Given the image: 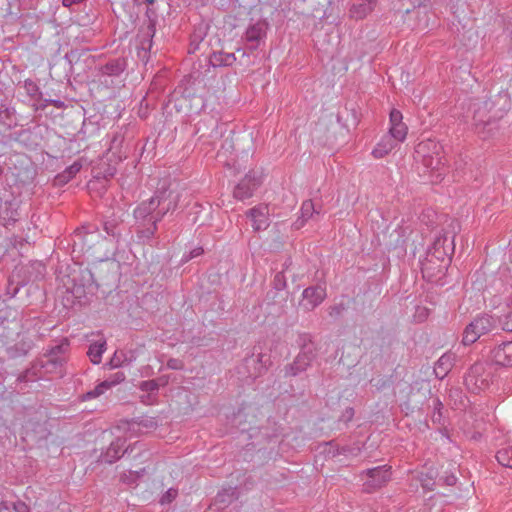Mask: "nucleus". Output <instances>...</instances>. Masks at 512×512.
Returning a JSON list of instances; mask_svg holds the SVG:
<instances>
[{
    "label": "nucleus",
    "instance_id": "f257e3e1",
    "mask_svg": "<svg viewBox=\"0 0 512 512\" xmlns=\"http://www.w3.org/2000/svg\"><path fill=\"white\" fill-rule=\"evenodd\" d=\"M181 194L163 182L152 196L142 200L133 210L137 238L145 244L155 239L159 223L179 207Z\"/></svg>",
    "mask_w": 512,
    "mask_h": 512
},
{
    "label": "nucleus",
    "instance_id": "f03ea898",
    "mask_svg": "<svg viewBox=\"0 0 512 512\" xmlns=\"http://www.w3.org/2000/svg\"><path fill=\"white\" fill-rule=\"evenodd\" d=\"M472 127L474 132L483 140L494 138L500 134L504 111L494 109L491 99L477 100L471 105Z\"/></svg>",
    "mask_w": 512,
    "mask_h": 512
},
{
    "label": "nucleus",
    "instance_id": "7ed1b4c3",
    "mask_svg": "<svg viewBox=\"0 0 512 512\" xmlns=\"http://www.w3.org/2000/svg\"><path fill=\"white\" fill-rule=\"evenodd\" d=\"M98 286L94 274L86 268L73 275L72 285L67 288V292L75 299L73 303L85 305L89 302V295H93Z\"/></svg>",
    "mask_w": 512,
    "mask_h": 512
},
{
    "label": "nucleus",
    "instance_id": "20e7f679",
    "mask_svg": "<svg viewBox=\"0 0 512 512\" xmlns=\"http://www.w3.org/2000/svg\"><path fill=\"white\" fill-rule=\"evenodd\" d=\"M492 382V371L488 363L475 362L464 375V385L473 394L486 390Z\"/></svg>",
    "mask_w": 512,
    "mask_h": 512
},
{
    "label": "nucleus",
    "instance_id": "39448f33",
    "mask_svg": "<svg viewBox=\"0 0 512 512\" xmlns=\"http://www.w3.org/2000/svg\"><path fill=\"white\" fill-rule=\"evenodd\" d=\"M498 325V317L486 313L477 316L466 326L462 344L467 346L475 343L482 335L492 332Z\"/></svg>",
    "mask_w": 512,
    "mask_h": 512
},
{
    "label": "nucleus",
    "instance_id": "423d86ee",
    "mask_svg": "<svg viewBox=\"0 0 512 512\" xmlns=\"http://www.w3.org/2000/svg\"><path fill=\"white\" fill-rule=\"evenodd\" d=\"M69 349V342L64 339L59 344L51 347L38 359L39 367L47 373H61L66 363V353Z\"/></svg>",
    "mask_w": 512,
    "mask_h": 512
},
{
    "label": "nucleus",
    "instance_id": "0eeeda50",
    "mask_svg": "<svg viewBox=\"0 0 512 512\" xmlns=\"http://www.w3.org/2000/svg\"><path fill=\"white\" fill-rule=\"evenodd\" d=\"M126 440L123 438H116L114 441L111 442L109 447L105 452H103L100 457L99 461L106 463V464H113L117 460H119L124 455H132L135 451H138V453L134 456V458L141 455V452L143 451L144 444L137 441L133 444L128 445L125 449L123 447L125 446Z\"/></svg>",
    "mask_w": 512,
    "mask_h": 512
},
{
    "label": "nucleus",
    "instance_id": "6e6552de",
    "mask_svg": "<svg viewBox=\"0 0 512 512\" xmlns=\"http://www.w3.org/2000/svg\"><path fill=\"white\" fill-rule=\"evenodd\" d=\"M454 249V235L449 237L448 234L443 233L435 237L425 257L450 264Z\"/></svg>",
    "mask_w": 512,
    "mask_h": 512
},
{
    "label": "nucleus",
    "instance_id": "1a4fd4ad",
    "mask_svg": "<svg viewBox=\"0 0 512 512\" xmlns=\"http://www.w3.org/2000/svg\"><path fill=\"white\" fill-rule=\"evenodd\" d=\"M391 467L387 465L378 466L374 468L367 469L362 472V475H365L367 479L365 480L363 487L364 491L368 493H372L375 490L384 486L391 479Z\"/></svg>",
    "mask_w": 512,
    "mask_h": 512
},
{
    "label": "nucleus",
    "instance_id": "9d476101",
    "mask_svg": "<svg viewBox=\"0 0 512 512\" xmlns=\"http://www.w3.org/2000/svg\"><path fill=\"white\" fill-rule=\"evenodd\" d=\"M227 131L226 123H219L213 117L200 120L195 126V133L200 138L207 136L211 140L221 139Z\"/></svg>",
    "mask_w": 512,
    "mask_h": 512
},
{
    "label": "nucleus",
    "instance_id": "9b49d317",
    "mask_svg": "<svg viewBox=\"0 0 512 512\" xmlns=\"http://www.w3.org/2000/svg\"><path fill=\"white\" fill-rule=\"evenodd\" d=\"M261 178L254 171H249L235 186L233 195L238 200H245L253 196L260 187Z\"/></svg>",
    "mask_w": 512,
    "mask_h": 512
},
{
    "label": "nucleus",
    "instance_id": "f8f14e48",
    "mask_svg": "<svg viewBox=\"0 0 512 512\" xmlns=\"http://www.w3.org/2000/svg\"><path fill=\"white\" fill-rule=\"evenodd\" d=\"M247 367L253 366V371H249L250 376L257 378L264 375L272 365L271 356L267 353L256 352V347L250 356L245 358Z\"/></svg>",
    "mask_w": 512,
    "mask_h": 512
},
{
    "label": "nucleus",
    "instance_id": "ddd939ff",
    "mask_svg": "<svg viewBox=\"0 0 512 512\" xmlns=\"http://www.w3.org/2000/svg\"><path fill=\"white\" fill-rule=\"evenodd\" d=\"M326 288L321 285L309 286L302 292V302L300 305L305 311H313L326 298Z\"/></svg>",
    "mask_w": 512,
    "mask_h": 512
},
{
    "label": "nucleus",
    "instance_id": "4468645a",
    "mask_svg": "<svg viewBox=\"0 0 512 512\" xmlns=\"http://www.w3.org/2000/svg\"><path fill=\"white\" fill-rule=\"evenodd\" d=\"M317 358L297 354L291 363L283 367L284 378L297 377L306 372Z\"/></svg>",
    "mask_w": 512,
    "mask_h": 512
},
{
    "label": "nucleus",
    "instance_id": "2eb2a0df",
    "mask_svg": "<svg viewBox=\"0 0 512 512\" xmlns=\"http://www.w3.org/2000/svg\"><path fill=\"white\" fill-rule=\"evenodd\" d=\"M96 232L97 227L92 224H86L76 228L71 235L73 251H75L76 248H78L80 252L83 251L85 247L91 248L92 240L89 238L92 237Z\"/></svg>",
    "mask_w": 512,
    "mask_h": 512
},
{
    "label": "nucleus",
    "instance_id": "dca6fc26",
    "mask_svg": "<svg viewBox=\"0 0 512 512\" xmlns=\"http://www.w3.org/2000/svg\"><path fill=\"white\" fill-rule=\"evenodd\" d=\"M420 263L423 278L429 282L440 279L445 274V271L449 266L446 262H440L435 259L432 260L429 257H425Z\"/></svg>",
    "mask_w": 512,
    "mask_h": 512
},
{
    "label": "nucleus",
    "instance_id": "f3484780",
    "mask_svg": "<svg viewBox=\"0 0 512 512\" xmlns=\"http://www.w3.org/2000/svg\"><path fill=\"white\" fill-rule=\"evenodd\" d=\"M33 347L34 341L30 335L19 334L16 342L6 347V354L10 359L25 357Z\"/></svg>",
    "mask_w": 512,
    "mask_h": 512
},
{
    "label": "nucleus",
    "instance_id": "a211bd4d",
    "mask_svg": "<svg viewBox=\"0 0 512 512\" xmlns=\"http://www.w3.org/2000/svg\"><path fill=\"white\" fill-rule=\"evenodd\" d=\"M251 219L255 232L266 230L270 225L269 208L267 205H257L246 212Z\"/></svg>",
    "mask_w": 512,
    "mask_h": 512
},
{
    "label": "nucleus",
    "instance_id": "6ab92c4d",
    "mask_svg": "<svg viewBox=\"0 0 512 512\" xmlns=\"http://www.w3.org/2000/svg\"><path fill=\"white\" fill-rule=\"evenodd\" d=\"M491 361L500 367H512V341H505L490 351Z\"/></svg>",
    "mask_w": 512,
    "mask_h": 512
},
{
    "label": "nucleus",
    "instance_id": "aec40b11",
    "mask_svg": "<svg viewBox=\"0 0 512 512\" xmlns=\"http://www.w3.org/2000/svg\"><path fill=\"white\" fill-rule=\"evenodd\" d=\"M267 30V24L265 22H257L250 25L245 33V40L247 43V49L253 51L256 50L260 42L265 38Z\"/></svg>",
    "mask_w": 512,
    "mask_h": 512
},
{
    "label": "nucleus",
    "instance_id": "412c9836",
    "mask_svg": "<svg viewBox=\"0 0 512 512\" xmlns=\"http://www.w3.org/2000/svg\"><path fill=\"white\" fill-rule=\"evenodd\" d=\"M297 347L299 348V354L318 358L320 347L315 342L314 336L308 332H300L296 339Z\"/></svg>",
    "mask_w": 512,
    "mask_h": 512
},
{
    "label": "nucleus",
    "instance_id": "4be33fe9",
    "mask_svg": "<svg viewBox=\"0 0 512 512\" xmlns=\"http://www.w3.org/2000/svg\"><path fill=\"white\" fill-rule=\"evenodd\" d=\"M124 220L121 215L113 213L103 221V229L106 234L115 242H119L122 234L125 231Z\"/></svg>",
    "mask_w": 512,
    "mask_h": 512
},
{
    "label": "nucleus",
    "instance_id": "5701e85b",
    "mask_svg": "<svg viewBox=\"0 0 512 512\" xmlns=\"http://www.w3.org/2000/svg\"><path fill=\"white\" fill-rule=\"evenodd\" d=\"M83 163L81 159L76 160L73 164L66 167L62 172L58 173L53 179V185L62 187L70 182L82 169Z\"/></svg>",
    "mask_w": 512,
    "mask_h": 512
},
{
    "label": "nucleus",
    "instance_id": "b1692460",
    "mask_svg": "<svg viewBox=\"0 0 512 512\" xmlns=\"http://www.w3.org/2000/svg\"><path fill=\"white\" fill-rule=\"evenodd\" d=\"M455 354L444 353L435 363L434 374L439 380H443L454 366Z\"/></svg>",
    "mask_w": 512,
    "mask_h": 512
},
{
    "label": "nucleus",
    "instance_id": "393cba45",
    "mask_svg": "<svg viewBox=\"0 0 512 512\" xmlns=\"http://www.w3.org/2000/svg\"><path fill=\"white\" fill-rule=\"evenodd\" d=\"M239 498L237 487H227L220 490L214 498L217 509H225Z\"/></svg>",
    "mask_w": 512,
    "mask_h": 512
},
{
    "label": "nucleus",
    "instance_id": "a878e982",
    "mask_svg": "<svg viewBox=\"0 0 512 512\" xmlns=\"http://www.w3.org/2000/svg\"><path fill=\"white\" fill-rule=\"evenodd\" d=\"M236 61L234 53H227L222 50L213 51L208 57L209 66L213 68H222L232 66Z\"/></svg>",
    "mask_w": 512,
    "mask_h": 512
},
{
    "label": "nucleus",
    "instance_id": "bb28decb",
    "mask_svg": "<svg viewBox=\"0 0 512 512\" xmlns=\"http://www.w3.org/2000/svg\"><path fill=\"white\" fill-rule=\"evenodd\" d=\"M127 68V61L124 57L109 59L101 66L100 72L107 76H119Z\"/></svg>",
    "mask_w": 512,
    "mask_h": 512
},
{
    "label": "nucleus",
    "instance_id": "cd10ccee",
    "mask_svg": "<svg viewBox=\"0 0 512 512\" xmlns=\"http://www.w3.org/2000/svg\"><path fill=\"white\" fill-rule=\"evenodd\" d=\"M137 358V353L135 350H121L116 351L109 361L108 365L111 368H118L122 366H128L132 362H134Z\"/></svg>",
    "mask_w": 512,
    "mask_h": 512
},
{
    "label": "nucleus",
    "instance_id": "c85d7f7f",
    "mask_svg": "<svg viewBox=\"0 0 512 512\" xmlns=\"http://www.w3.org/2000/svg\"><path fill=\"white\" fill-rule=\"evenodd\" d=\"M397 145V141L390 135H385L377 143L371 154L375 159H381L388 155Z\"/></svg>",
    "mask_w": 512,
    "mask_h": 512
},
{
    "label": "nucleus",
    "instance_id": "c756f323",
    "mask_svg": "<svg viewBox=\"0 0 512 512\" xmlns=\"http://www.w3.org/2000/svg\"><path fill=\"white\" fill-rule=\"evenodd\" d=\"M374 3H369L366 1H359V3H354L350 10V17L360 20L365 18L374 8Z\"/></svg>",
    "mask_w": 512,
    "mask_h": 512
},
{
    "label": "nucleus",
    "instance_id": "7c9ffc66",
    "mask_svg": "<svg viewBox=\"0 0 512 512\" xmlns=\"http://www.w3.org/2000/svg\"><path fill=\"white\" fill-rule=\"evenodd\" d=\"M437 472L430 468L426 472H420L418 475V480L422 486V488L426 491H433L437 484L436 481Z\"/></svg>",
    "mask_w": 512,
    "mask_h": 512
},
{
    "label": "nucleus",
    "instance_id": "2f4dec72",
    "mask_svg": "<svg viewBox=\"0 0 512 512\" xmlns=\"http://www.w3.org/2000/svg\"><path fill=\"white\" fill-rule=\"evenodd\" d=\"M41 369L42 368L39 367L38 360L34 361L31 367L27 368L18 375L17 382L27 383L40 378L41 376L39 375V373Z\"/></svg>",
    "mask_w": 512,
    "mask_h": 512
},
{
    "label": "nucleus",
    "instance_id": "473e14b6",
    "mask_svg": "<svg viewBox=\"0 0 512 512\" xmlns=\"http://www.w3.org/2000/svg\"><path fill=\"white\" fill-rule=\"evenodd\" d=\"M106 350V342L100 341L90 344L87 355L93 364H99L102 359V355Z\"/></svg>",
    "mask_w": 512,
    "mask_h": 512
},
{
    "label": "nucleus",
    "instance_id": "72a5a7b5",
    "mask_svg": "<svg viewBox=\"0 0 512 512\" xmlns=\"http://www.w3.org/2000/svg\"><path fill=\"white\" fill-rule=\"evenodd\" d=\"M156 29L152 28H142L140 30L139 37V46L138 49H145V50H151L153 46V38L155 36Z\"/></svg>",
    "mask_w": 512,
    "mask_h": 512
},
{
    "label": "nucleus",
    "instance_id": "f704fd0d",
    "mask_svg": "<svg viewBox=\"0 0 512 512\" xmlns=\"http://www.w3.org/2000/svg\"><path fill=\"white\" fill-rule=\"evenodd\" d=\"M407 132L408 127L403 121L396 125H391L389 128V135L397 142H403L406 139Z\"/></svg>",
    "mask_w": 512,
    "mask_h": 512
},
{
    "label": "nucleus",
    "instance_id": "c9c22d12",
    "mask_svg": "<svg viewBox=\"0 0 512 512\" xmlns=\"http://www.w3.org/2000/svg\"><path fill=\"white\" fill-rule=\"evenodd\" d=\"M495 457L500 465L512 469V446L498 450Z\"/></svg>",
    "mask_w": 512,
    "mask_h": 512
},
{
    "label": "nucleus",
    "instance_id": "e433bc0d",
    "mask_svg": "<svg viewBox=\"0 0 512 512\" xmlns=\"http://www.w3.org/2000/svg\"><path fill=\"white\" fill-rule=\"evenodd\" d=\"M392 383L393 381L391 376H378L370 380L371 386L374 387L378 392L390 388Z\"/></svg>",
    "mask_w": 512,
    "mask_h": 512
},
{
    "label": "nucleus",
    "instance_id": "4c0bfd02",
    "mask_svg": "<svg viewBox=\"0 0 512 512\" xmlns=\"http://www.w3.org/2000/svg\"><path fill=\"white\" fill-rule=\"evenodd\" d=\"M24 89L28 96L37 100L38 102L42 100V92L40 91L39 86L32 79H26L24 81Z\"/></svg>",
    "mask_w": 512,
    "mask_h": 512
},
{
    "label": "nucleus",
    "instance_id": "58836bf2",
    "mask_svg": "<svg viewBox=\"0 0 512 512\" xmlns=\"http://www.w3.org/2000/svg\"><path fill=\"white\" fill-rule=\"evenodd\" d=\"M14 115H15V110L13 108L8 107L5 104H1V106H0V125H6L8 127H11Z\"/></svg>",
    "mask_w": 512,
    "mask_h": 512
},
{
    "label": "nucleus",
    "instance_id": "ea45409f",
    "mask_svg": "<svg viewBox=\"0 0 512 512\" xmlns=\"http://www.w3.org/2000/svg\"><path fill=\"white\" fill-rule=\"evenodd\" d=\"M287 297L284 296V292L280 290H275L271 287L269 291H267L265 295V301L268 305H275L280 301H286Z\"/></svg>",
    "mask_w": 512,
    "mask_h": 512
},
{
    "label": "nucleus",
    "instance_id": "a19ab883",
    "mask_svg": "<svg viewBox=\"0 0 512 512\" xmlns=\"http://www.w3.org/2000/svg\"><path fill=\"white\" fill-rule=\"evenodd\" d=\"M301 219L309 220L313 218L314 214H319V211L316 210L314 203L312 200H306L302 203L301 209Z\"/></svg>",
    "mask_w": 512,
    "mask_h": 512
},
{
    "label": "nucleus",
    "instance_id": "79ce46f5",
    "mask_svg": "<svg viewBox=\"0 0 512 512\" xmlns=\"http://www.w3.org/2000/svg\"><path fill=\"white\" fill-rule=\"evenodd\" d=\"M107 390H109L107 387V383H104V381H102L94 389L83 394L81 398L83 401L91 400L101 396Z\"/></svg>",
    "mask_w": 512,
    "mask_h": 512
},
{
    "label": "nucleus",
    "instance_id": "37998d69",
    "mask_svg": "<svg viewBox=\"0 0 512 512\" xmlns=\"http://www.w3.org/2000/svg\"><path fill=\"white\" fill-rule=\"evenodd\" d=\"M107 390H109L107 387V383H104V381H102L94 389L83 394L81 398L83 401L91 400L101 396Z\"/></svg>",
    "mask_w": 512,
    "mask_h": 512
},
{
    "label": "nucleus",
    "instance_id": "c03bdc74",
    "mask_svg": "<svg viewBox=\"0 0 512 512\" xmlns=\"http://www.w3.org/2000/svg\"><path fill=\"white\" fill-rule=\"evenodd\" d=\"M287 286V279L284 271L276 272L271 281V287L274 288L275 290H280L284 292L287 289Z\"/></svg>",
    "mask_w": 512,
    "mask_h": 512
},
{
    "label": "nucleus",
    "instance_id": "a18cd8bd",
    "mask_svg": "<svg viewBox=\"0 0 512 512\" xmlns=\"http://www.w3.org/2000/svg\"><path fill=\"white\" fill-rule=\"evenodd\" d=\"M443 404L438 397L433 398V413L431 419L433 423L443 425L442 416Z\"/></svg>",
    "mask_w": 512,
    "mask_h": 512
},
{
    "label": "nucleus",
    "instance_id": "49530a36",
    "mask_svg": "<svg viewBox=\"0 0 512 512\" xmlns=\"http://www.w3.org/2000/svg\"><path fill=\"white\" fill-rule=\"evenodd\" d=\"M48 105H53L54 107L58 109H62L65 107V103L59 99H44L40 100L37 103H34V109L36 111L38 110H44Z\"/></svg>",
    "mask_w": 512,
    "mask_h": 512
},
{
    "label": "nucleus",
    "instance_id": "de8ad7c7",
    "mask_svg": "<svg viewBox=\"0 0 512 512\" xmlns=\"http://www.w3.org/2000/svg\"><path fill=\"white\" fill-rule=\"evenodd\" d=\"M498 322L502 330L512 332V306L508 313L498 317Z\"/></svg>",
    "mask_w": 512,
    "mask_h": 512
},
{
    "label": "nucleus",
    "instance_id": "09e8293b",
    "mask_svg": "<svg viewBox=\"0 0 512 512\" xmlns=\"http://www.w3.org/2000/svg\"><path fill=\"white\" fill-rule=\"evenodd\" d=\"M457 482V477L448 471H445L437 480L438 485L454 486Z\"/></svg>",
    "mask_w": 512,
    "mask_h": 512
},
{
    "label": "nucleus",
    "instance_id": "8fccbe9b",
    "mask_svg": "<svg viewBox=\"0 0 512 512\" xmlns=\"http://www.w3.org/2000/svg\"><path fill=\"white\" fill-rule=\"evenodd\" d=\"M125 374L123 372H116L110 375L107 379L104 380V383H107L108 389L120 384L125 380Z\"/></svg>",
    "mask_w": 512,
    "mask_h": 512
},
{
    "label": "nucleus",
    "instance_id": "3c124183",
    "mask_svg": "<svg viewBox=\"0 0 512 512\" xmlns=\"http://www.w3.org/2000/svg\"><path fill=\"white\" fill-rule=\"evenodd\" d=\"M145 16L147 18V25H146V27L147 28L156 29V24H157V20H158V13H157V11L154 8H152V7H148L146 12H145Z\"/></svg>",
    "mask_w": 512,
    "mask_h": 512
},
{
    "label": "nucleus",
    "instance_id": "603ef678",
    "mask_svg": "<svg viewBox=\"0 0 512 512\" xmlns=\"http://www.w3.org/2000/svg\"><path fill=\"white\" fill-rule=\"evenodd\" d=\"M139 389L141 391L148 392V393H154L159 390L157 388V383L155 382L154 379L142 381L139 385Z\"/></svg>",
    "mask_w": 512,
    "mask_h": 512
},
{
    "label": "nucleus",
    "instance_id": "864d4df0",
    "mask_svg": "<svg viewBox=\"0 0 512 512\" xmlns=\"http://www.w3.org/2000/svg\"><path fill=\"white\" fill-rule=\"evenodd\" d=\"M178 495V490L175 488H169L161 497V504L171 503Z\"/></svg>",
    "mask_w": 512,
    "mask_h": 512
},
{
    "label": "nucleus",
    "instance_id": "5fc2aeb1",
    "mask_svg": "<svg viewBox=\"0 0 512 512\" xmlns=\"http://www.w3.org/2000/svg\"><path fill=\"white\" fill-rule=\"evenodd\" d=\"M6 216H3L4 226L8 228L13 226L18 221L17 211H5Z\"/></svg>",
    "mask_w": 512,
    "mask_h": 512
},
{
    "label": "nucleus",
    "instance_id": "6e6d98bb",
    "mask_svg": "<svg viewBox=\"0 0 512 512\" xmlns=\"http://www.w3.org/2000/svg\"><path fill=\"white\" fill-rule=\"evenodd\" d=\"M20 283H15L12 279H9L7 287H6V294L9 296V298H13L17 295V293L20 290Z\"/></svg>",
    "mask_w": 512,
    "mask_h": 512
},
{
    "label": "nucleus",
    "instance_id": "4d7b16f0",
    "mask_svg": "<svg viewBox=\"0 0 512 512\" xmlns=\"http://www.w3.org/2000/svg\"><path fill=\"white\" fill-rule=\"evenodd\" d=\"M346 307L343 303L335 304L329 307V316L332 318H339L342 313L345 311Z\"/></svg>",
    "mask_w": 512,
    "mask_h": 512
},
{
    "label": "nucleus",
    "instance_id": "13d9d810",
    "mask_svg": "<svg viewBox=\"0 0 512 512\" xmlns=\"http://www.w3.org/2000/svg\"><path fill=\"white\" fill-rule=\"evenodd\" d=\"M390 126L396 125L403 121L402 113L397 109H392L389 114Z\"/></svg>",
    "mask_w": 512,
    "mask_h": 512
},
{
    "label": "nucleus",
    "instance_id": "bf43d9fd",
    "mask_svg": "<svg viewBox=\"0 0 512 512\" xmlns=\"http://www.w3.org/2000/svg\"><path fill=\"white\" fill-rule=\"evenodd\" d=\"M355 411L352 407H347L339 417V421L344 422L345 424L349 423L354 417Z\"/></svg>",
    "mask_w": 512,
    "mask_h": 512
},
{
    "label": "nucleus",
    "instance_id": "052dcab7",
    "mask_svg": "<svg viewBox=\"0 0 512 512\" xmlns=\"http://www.w3.org/2000/svg\"><path fill=\"white\" fill-rule=\"evenodd\" d=\"M204 253V249L202 247H196L192 249L189 254H185L182 258V262H188L189 260L199 257Z\"/></svg>",
    "mask_w": 512,
    "mask_h": 512
},
{
    "label": "nucleus",
    "instance_id": "680f3d73",
    "mask_svg": "<svg viewBox=\"0 0 512 512\" xmlns=\"http://www.w3.org/2000/svg\"><path fill=\"white\" fill-rule=\"evenodd\" d=\"M12 509L15 512H31L30 507L23 501L17 500L12 503Z\"/></svg>",
    "mask_w": 512,
    "mask_h": 512
},
{
    "label": "nucleus",
    "instance_id": "e2e57ef3",
    "mask_svg": "<svg viewBox=\"0 0 512 512\" xmlns=\"http://www.w3.org/2000/svg\"><path fill=\"white\" fill-rule=\"evenodd\" d=\"M10 243L14 248L18 249V248H22L24 245H26L27 240L24 239L23 237L13 235L10 238Z\"/></svg>",
    "mask_w": 512,
    "mask_h": 512
},
{
    "label": "nucleus",
    "instance_id": "0e129e2a",
    "mask_svg": "<svg viewBox=\"0 0 512 512\" xmlns=\"http://www.w3.org/2000/svg\"><path fill=\"white\" fill-rule=\"evenodd\" d=\"M167 367L172 370H181L184 367V364L181 360L176 358H170L167 361Z\"/></svg>",
    "mask_w": 512,
    "mask_h": 512
},
{
    "label": "nucleus",
    "instance_id": "69168bd1",
    "mask_svg": "<svg viewBox=\"0 0 512 512\" xmlns=\"http://www.w3.org/2000/svg\"><path fill=\"white\" fill-rule=\"evenodd\" d=\"M137 57L144 65H146L150 58V50L137 48Z\"/></svg>",
    "mask_w": 512,
    "mask_h": 512
},
{
    "label": "nucleus",
    "instance_id": "338daca9",
    "mask_svg": "<svg viewBox=\"0 0 512 512\" xmlns=\"http://www.w3.org/2000/svg\"><path fill=\"white\" fill-rule=\"evenodd\" d=\"M157 383V388L164 387L169 383L170 377L168 375H162L156 379H154Z\"/></svg>",
    "mask_w": 512,
    "mask_h": 512
},
{
    "label": "nucleus",
    "instance_id": "774afa93",
    "mask_svg": "<svg viewBox=\"0 0 512 512\" xmlns=\"http://www.w3.org/2000/svg\"><path fill=\"white\" fill-rule=\"evenodd\" d=\"M350 448L347 447V446H343V447H336V449L334 451H330L329 453L332 454L333 457L337 456V455H342V454H346L348 452H350Z\"/></svg>",
    "mask_w": 512,
    "mask_h": 512
}]
</instances>
